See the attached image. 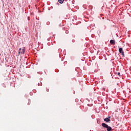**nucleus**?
I'll return each mask as SVG.
<instances>
[{
    "mask_svg": "<svg viewBox=\"0 0 131 131\" xmlns=\"http://www.w3.org/2000/svg\"><path fill=\"white\" fill-rule=\"evenodd\" d=\"M107 131H112L113 130V129H112V127H111V126H107Z\"/></svg>",
    "mask_w": 131,
    "mask_h": 131,
    "instance_id": "obj_4",
    "label": "nucleus"
},
{
    "mask_svg": "<svg viewBox=\"0 0 131 131\" xmlns=\"http://www.w3.org/2000/svg\"><path fill=\"white\" fill-rule=\"evenodd\" d=\"M118 75L119 76H120V73H118Z\"/></svg>",
    "mask_w": 131,
    "mask_h": 131,
    "instance_id": "obj_8",
    "label": "nucleus"
},
{
    "mask_svg": "<svg viewBox=\"0 0 131 131\" xmlns=\"http://www.w3.org/2000/svg\"><path fill=\"white\" fill-rule=\"evenodd\" d=\"M58 1L60 4H63V3H64V0H58Z\"/></svg>",
    "mask_w": 131,
    "mask_h": 131,
    "instance_id": "obj_7",
    "label": "nucleus"
},
{
    "mask_svg": "<svg viewBox=\"0 0 131 131\" xmlns=\"http://www.w3.org/2000/svg\"><path fill=\"white\" fill-rule=\"evenodd\" d=\"M47 92H49V90H47Z\"/></svg>",
    "mask_w": 131,
    "mask_h": 131,
    "instance_id": "obj_10",
    "label": "nucleus"
},
{
    "mask_svg": "<svg viewBox=\"0 0 131 131\" xmlns=\"http://www.w3.org/2000/svg\"><path fill=\"white\" fill-rule=\"evenodd\" d=\"M119 52L120 55L122 56V57H124V52H123V49H122V48H120L119 49Z\"/></svg>",
    "mask_w": 131,
    "mask_h": 131,
    "instance_id": "obj_1",
    "label": "nucleus"
},
{
    "mask_svg": "<svg viewBox=\"0 0 131 131\" xmlns=\"http://www.w3.org/2000/svg\"><path fill=\"white\" fill-rule=\"evenodd\" d=\"M110 43L111 45H115V41L114 40H111Z\"/></svg>",
    "mask_w": 131,
    "mask_h": 131,
    "instance_id": "obj_6",
    "label": "nucleus"
},
{
    "mask_svg": "<svg viewBox=\"0 0 131 131\" xmlns=\"http://www.w3.org/2000/svg\"><path fill=\"white\" fill-rule=\"evenodd\" d=\"M111 118V117H108V119H110Z\"/></svg>",
    "mask_w": 131,
    "mask_h": 131,
    "instance_id": "obj_9",
    "label": "nucleus"
},
{
    "mask_svg": "<svg viewBox=\"0 0 131 131\" xmlns=\"http://www.w3.org/2000/svg\"><path fill=\"white\" fill-rule=\"evenodd\" d=\"M22 49L19 48V51H18V54H24V53L25 52V50H22V52H21Z\"/></svg>",
    "mask_w": 131,
    "mask_h": 131,
    "instance_id": "obj_2",
    "label": "nucleus"
},
{
    "mask_svg": "<svg viewBox=\"0 0 131 131\" xmlns=\"http://www.w3.org/2000/svg\"><path fill=\"white\" fill-rule=\"evenodd\" d=\"M104 121H106V122H109L110 121V119H109L108 118H106L104 119Z\"/></svg>",
    "mask_w": 131,
    "mask_h": 131,
    "instance_id": "obj_5",
    "label": "nucleus"
},
{
    "mask_svg": "<svg viewBox=\"0 0 131 131\" xmlns=\"http://www.w3.org/2000/svg\"><path fill=\"white\" fill-rule=\"evenodd\" d=\"M102 126H103V127H105V128H107V127H108V125H107V124L105 123H103L102 124Z\"/></svg>",
    "mask_w": 131,
    "mask_h": 131,
    "instance_id": "obj_3",
    "label": "nucleus"
}]
</instances>
